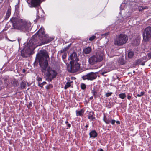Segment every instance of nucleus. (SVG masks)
<instances>
[{"instance_id":"38","label":"nucleus","mask_w":151,"mask_h":151,"mask_svg":"<svg viewBox=\"0 0 151 151\" xmlns=\"http://www.w3.org/2000/svg\"><path fill=\"white\" fill-rule=\"evenodd\" d=\"M148 57L151 58V53H148Z\"/></svg>"},{"instance_id":"25","label":"nucleus","mask_w":151,"mask_h":151,"mask_svg":"<svg viewBox=\"0 0 151 151\" xmlns=\"http://www.w3.org/2000/svg\"><path fill=\"white\" fill-rule=\"evenodd\" d=\"M96 37V36L94 35H93L91 37H90L89 38V40L91 41H92L93 40H94Z\"/></svg>"},{"instance_id":"23","label":"nucleus","mask_w":151,"mask_h":151,"mask_svg":"<svg viewBox=\"0 0 151 151\" xmlns=\"http://www.w3.org/2000/svg\"><path fill=\"white\" fill-rule=\"evenodd\" d=\"M134 55V53L130 51L128 53V57L130 58H131Z\"/></svg>"},{"instance_id":"49","label":"nucleus","mask_w":151,"mask_h":151,"mask_svg":"<svg viewBox=\"0 0 151 151\" xmlns=\"http://www.w3.org/2000/svg\"><path fill=\"white\" fill-rule=\"evenodd\" d=\"M37 12H38V9H37Z\"/></svg>"},{"instance_id":"33","label":"nucleus","mask_w":151,"mask_h":151,"mask_svg":"<svg viewBox=\"0 0 151 151\" xmlns=\"http://www.w3.org/2000/svg\"><path fill=\"white\" fill-rule=\"evenodd\" d=\"M13 84H15V85H14L15 86H17V85L16 84H17V82L16 80H14L13 81Z\"/></svg>"},{"instance_id":"35","label":"nucleus","mask_w":151,"mask_h":151,"mask_svg":"<svg viewBox=\"0 0 151 151\" xmlns=\"http://www.w3.org/2000/svg\"><path fill=\"white\" fill-rule=\"evenodd\" d=\"M40 18V17L39 16H37V17L36 19L35 20H34V22H37L38 19H39Z\"/></svg>"},{"instance_id":"19","label":"nucleus","mask_w":151,"mask_h":151,"mask_svg":"<svg viewBox=\"0 0 151 151\" xmlns=\"http://www.w3.org/2000/svg\"><path fill=\"white\" fill-rule=\"evenodd\" d=\"M71 82H67L66 83L64 87L65 89H66L69 87H70L71 86Z\"/></svg>"},{"instance_id":"39","label":"nucleus","mask_w":151,"mask_h":151,"mask_svg":"<svg viewBox=\"0 0 151 151\" xmlns=\"http://www.w3.org/2000/svg\"><path fill=\"white\" fill-rule=\"evenodd\" d=\"M131 96L130 95H128L127 96V98L129 100H130L131 98Z\"/></svg>"},{"instance_id":"1","label":"nucleus","mask_w":151,"mask_h":151,"mask_svg":"<svg viewBox=\"0 0 151 151\" xmlns=\"http://www.w3.org/2000/svg\"><path fill=\"white\" fill-rule=\"evenodd\" d=\"M39 61V64L42 68V73H45L46 77V80L49 82L55 78L57 73L54 70H53L50 67H48L47 59L49 56L47 51L43 50L41 52L40 54L37 55Z\"/></svg>"},{"instance_id":"50","label":"nucleus","mask_w":151,"mask_h":151,"mask_svg":"<svg viewBox=\"0 0 151 151\" xmlns=\"http://www.w3.org/2000/svg\"><path fill=\"white\" fill-rule=\"evenodd\" d=\"M142 65H144V64H143Z\"/></svg>"},{"instance_id":"43","label":"nucleus","mask_w":151,"mask_h":151,"mask_svg":"<svg viewBox=\"0 0 151 151\" xmlns=\"http://www.w3.org/2000/svg\"><path fill=\"white\" fill-rule=\"evenodd\" d=\"M70 126H71V125H70V124H68V127H70Z\"/></svg>"},{"instance_id":"14","label":"nucleus","mask_w":151,"mask_h":151,"mask_svg":"<svg viewBox=\"0 0 151 151\" xmlns=\"http://www.w3.org/2000/svg\"><path fill=\"white\" fill-rule=\"evenodd\" d=\"M90 137L95 138L97 136V134L95 130H92L89 133Z\"/></svg>"},{"instance_id":"13","label":"nucleus","mask_w":151,"mask_h":151,"mask_svg":"<svg viewBox=\"0 0 151 151\" xmlns=\"http://www.w3.org/2000/svg\"><path fill=\"white\" fill-rule=\"evenodd\" d=\"M91 51V49L89 47H88L84 49L83 50V53L86 54H89Z\"/></svg>"},{"instance_id":"8","label":"nucleus","mask_w":151,"mask_h":151,"mask_svg":"<svg viewBox=\"0 0 151 151\" xmlns=\"http://www.w3.org/2000/svg\"><path fill=\"white\" fill-rule=\"evenodd\" d=\"M97 76L96 73L91 72L86 75L83 76L82 77V78L84 80L87 79L88 80L92 81L96 79Z\"/></svg>"},{"instance_id":"31","label":"nucleus","mask_w":151,"mask_h":151,"mask_svg":"<svg viewBox=\"0 0 151 151\" xmlns=\"http://www.w3.org/2000/svg\"><path fill=\"white\" fill-rule=\"evenodd\" d=\"M145 9V8L142 6H139V11H142L143 10Z\"/></svg>"},{"instance_id":"26","label":"nucleus","mask_w":151,"mask_h":151,"mask_svg":"<svg viewBox=\"0 0 151 151\" xmlns=\"http://www.w3.org/2000/svg\"><path fill=\"white\" fill-rule=\"evenodd\" d=\"M91 93L93 94V95L94 96H95L97 93V92L94 89L91 91Z\"/></svg>"},{"instance_id":"3","label":"nucleus","mask_w":151,"mask_h":151,"mask_svg":"<svg viewBox=\"0 0 151 151\" xmlns=\"http://www.w3.org/2000/svg\"><path fill=\"white\" fill-rule=\"evenodd\" d=\"M37 33V34L33 36V39L31 40V42L32 43L33 47L34 48L38 46H40L42 44H44L42 41L44 39L40 38V41L41 42V43H40V44L39 43V42L37 40V39L39 38L40 36H41V35L43 36L44 35V31L43 29L41 27Z\"/></svg>"},{"instance_id":"2","label":"nucleus","mask_w":151,"mask_h":151,"mask_svg":"<svg viewBox=\"0 0 151 151\" xmlns=\"http://www.w3.org/2000/svg\"><path fill=\"white\" fill-rule=\"evenodd\" d=\"M10 21L14 29L24 32L29 31L30 30L31 23L29 21L14 17H12Z\"/></svg>"},{"instance_id":"16","label":"nucleus","mask_w":151,"mask_h":151,"mask_svg":"<svg viewBox=\"0 0 151 151\" xmlns=\"http://www.w3.org/2000/svg\"><path fill=\"white\" fill-rule=\"evenodd\" d=\"M29 54V53L27 52L25 49H23L21 51V55L23 57H27Z\"/></svg>"},{"instance_id":"37","label":"nucleus","mask_w":151,"mask_h":151,"mask_svg":"<svg viewBox=\"0 0 151 151\" xmlns=\"http://www.w3.org/2000/svg\"><path fill=\"white\" fill-rule=\"evenodd\" d=\"M107 73V72L106 71H104V72H103L102 73H101V75H103V76H105V75H104V74H105L106 73Z\"/></svg>"},{"instance_id":"20","label":"nucleus","mask_w":151,"mask_h":151,"mask_svg":"<svg viewBox=\"0 0 151 151\" xmlns=\"http://www.w3.org/2000/svg\"><path fill=\"white\" fill-rule=\"evenodd\" d=\"M119 97L122 99H124L126 97V95L125 93H122L119 94Z\"/></svg>"},{"instance_id":"27","label":"nucleus","mask_w":151,"mask_h":151,"mask_svg":"<svg viewBox=\"0 0 151 151\" xmlns=\"http://www.w3.org/2000/svg\"><path fill=\"white\" fill-rule=\"evenodd\" d=\"M71 45V44H70L67 47H66L65 49L64 50H61V51L62 52H64V51H65L67 49H68L69 47H70Z\"/></svg>"},{"instance_id":"15","label":"nucleus","mask_w":151,"mask_h":151,"mask_svg":"<svg viewBox=\"0 0 151 151\" xmlns=\"http://www.w3.org/2000/svg\"><path fill=\"white\" fill-rule=\"evenodd\" d=\"M84 111L83 109H81L79 111H76V112L77 116H82L84 113Z\"/></svg>"},{"instance_id":"30","label":"nucleus","mask_w":151,"mask_h":151,"mask_svg":"<svg viewBox=\"0 0 151 151\" xmlns=\"http://www.w3.org/2000/svg\"><path fill=\"white\" fill-rule=\"evenodd\" d=\"M144 94L145 92H141L140 94H137V96L138 97H140L143 95Z\"/></svg>"},{"instance_id":"10","label":"nucleus","mask_w":151,"mask_h":151,"mask_svg":"<svg viewBox=\"0 0 151 151\" xmlns=\"http://www.w3.org/2000/svg\"><path fill=\"white\" fill-rule=\"evenodd\" d=\"M103 120L106 124H109L111 122V117L109 115L107 117L106 115H104L103 118Z\"/></svg>"},{"instance_id":"4","label":"nucleus","mask_w":151,"mask_h":151,"mask_svg":"<svg viewBox=\"0 0 151 151\" xmlns=\"http://www.w3.org/2000/svg\"><path fill=\"white\" fill-rule=\"evenodd\" d=\"M104 54L101 52H98L90 57L88 62L91 65H94L96 63L101 61L103 59Z\"/></svg>"},{"instance_id":"22","label":"nucleus","mask_w":151,"mask_h":151,"mask_svg":"<svg viewBox=\"0 0 151 151\" xmlns=\"http://www.w3.org/2000/svg\"><path fill=\"white\" fill-rule=\"evenodd\" d=\"M81 87L82 89L84 90L86 87V85L83 83H81Z\"/></svg>"},{"instance_id":"6","label":"nucleus","mask_w":151,"mask_h":151,"mask_svg":"<svg viewBox=\"0 0 151 151\" xmlns=\"http://www.w3.org/2000/svg\"><path fill=\"white\" fill-rule=\"evenodd\" d=\"M70 67H68L69 71L73 73H74L77 71L80 68V65L76 62L70 63Z\"/></svg>"},{"instance_id":"42","label":"nucleus","mask_w":151,"mask_h":151,"mask_svg":"<svg viewBox=\"0 0 151 151\" xmlns=\"http://www.w3.org/2000/svg\"><path fill=\"white\" fill-rule=\"evenodd\" d=\"M98 151H103V150L102 149H100L98 150Z\"/></svg>"},{"instance_id":"29","label":"nucleus","mask_w":151,"mask_h":151,"mask_svg":"<svg viewBox=\"0 0 151 151\" xmlns=\"http://www.w3.org/2000/svg\"><path fill=\"white\" fill-rule=\"evenodd\" d=\"M112 94V92H111L108 93H106L105 94V96L106 97H109L110 96H111Z\"/></svg>"},{"instance_id":"11","label":"nucleus","mask_w":151,"mask_h":151,"mask_svg":"<svg viewBox=\"0 0 151 151\" xmlns=\"http://www.w3.org/2000/svg\"><path fill=\"white\" fill-rule=\"evenodd\" d=\"M41 0H31V4L33 7H35L40 4Z\"/></svg>"},{"instance_id":"36","label":"nucleus","mask_w":151,"mask_h":151,"mask_svg":"<svg viewBox=\"0 0 151 151\" xmlns=\"http://www.w3.org/2000/svg\"><path fill=\"white\" fill-rule=\"evenodd\" d=\"M66 58V55L65 54L63 55H62V58L63 59H65Z\"/></svg>"},{"instance_id":"28","label":"nucleus","mask_w":151,"mask_h":151,"mask_svg":"<svg viewBox=\"0 0 151 151\" xmlns=\"http://www.w3.org/2000/svg\"><path fill=\"white\" fill-rule=\"evenodd\" d=\"M37 81H38V83H40V82L41 81L42 79L40 77H37Z\"/></svg>"},{"instance_id":"17","label":"nucleus","mask_w":151,"mask_h":151,"mask_svg":"<svg viewBox=\"0 0 151 151\" xmlns=\"http://www.w3.org/2000/svg\"><path fill=\"white\" fill-rule=\"evenodd\" d=\"M11 10L10 9H9L7 11L6 13V17L5 18V19L7 20L9 18L11 15Z\"/></svg>"},{"instance_id":"48","label":"nucleus","mask_w":151,"mask_h":151,"mask_svg":"<svg viewBox=\"0 0 151 151\" xmlns=\"http://www.w3.org/2000/svg\"><path fill=\"white\" fill-rule=\"evenodd\" d=\"M68 123V121H66L65 122V123L67 124Z\"/></svg>"},{"instance_id":"47","label":"nucleus","mask_w":151,"mask_h":151,"mask_svg":"<svg viewBox=\"0 0 151 151\" xmlns=\"http://www.w3.org/2000/svg\"><path fill=\"white\" fill-rule=\"evenodd\" d=\"M85 127H88V125H86L85 126Z\"/></svg>"},{"instance_id":"9","label":"nucleus","mask_w":151,"mask_h":151,"mask_svg":"<svg viewBox=\"0 0 151 151\" xmlns=\"http://www.w3.org/2000/svg\"><path fill=\"white\" fill-rule=\"evenodd\" d=\"M69 60H70V63H73L75 62H77L78 60V59L77 58L76 54L73 52L71 54L69 58Z\"/></svg>"},{"instance_id":"34","label":"nucleus","mask_w":151,"mask_h":151,"mask_svg":"<svg viewBox=\"0 0 151 151\" xmlns=\"http://www.w3.org/2000/svg\"><path fill=\"white\" fill-rule=\"evenodd\" d=\"M121 62H120V64L122 65H123L124 64V60L121 59Z\"/></svg>"},{"instance_id":"46","label":"nucleus","mask_w":151,"mask_h":151,"mask_svg":"<svg viewBox=\"0 0 151 151\" xmlns=\"http://www.w3.org/2000/svg\"><path fill=\"white\" fill-rule=\"evenodd\" d=\"M46 88L47 89H48V86H46Z\"/></svg>"},{"instance_id":"21","label":"nucleus","mask_w":151,"mask_h":151,"mask_svg":"<svg viewBox=\"0 0 151 151\" xmlns=\"http://www.w3.org/2000/svg\"><path fill=\"white\" fill-rule=\"evenodd\" d=\"M139 44V41L138 40H135L133 42V44L137 46Z\"/></svg>"},{"instance_id":"41","label":"nucleus","mask_w":151,"mask_h":151,"mask_svg":"<svg viewBox=\"0 0 151 151\" xmlns=\"http://www.w3.org/2000/svg\"><path fill=\"white\" fill-rule=\"evenodd\" d=\"M116 122L117 124H119L120 123V122L118 121H116Z\"/></svg>"},{"instance_id":"24","label":"nucleus","mask_w":151,"mask_h":151,"mask_svg":"<svg viewBox=\"0 0 151 151\" xmlns=\"http://www.w3.org/2000/svg\"><path fill=\"white\" fill-rule=\"evenodd\" d=\"M46 84V82L44 81L41 83H38L39 86L42 88L43 86Z\"/></svg>"},{"instance_id":"18","label":"nucleus","mask_w":151,"mask_h":151,"mask_svg":"<svg viewBox=\"0 0 151 151\" xmlns=\"http://www.w3.org/2000/svg\"><path fill=\"white\" fill-rule=\"evenodd\" d=\"M21 89H23L26 86V82L24 81H22L20 84Z\"/></svg>"},{"instance_id":"44","label":"nucleus","mask_w":151,"mask_h":151,"mask_svg":"<svg viewBox=\"0 0 151 151\" xmlns=\"http://www.w3.org/2000/svg\"><path fill=\"white\" fill-rule=\"evenodd\" d=\"M53 39V38H51L50 39V40H49V41H51Z\"/></svg>"},{"instance_id":"12","label":"nucleus","mask_w":151,"mask_h":151,"mask_svg":"<svg viewBox=\"0 0 151 151\" xmlns=\"http://www.w3.org/2000/svg\"><path fill=\"white\" fill-rule=\"evenodd\" d=\"M88 119H90L91 121L95 119V114L93 112L91 111L89 113L88 115Z\"/></svg>"},{"instance_id":"7","label":"nucleus","mask_w":151,"mask_h":151,"mask_svg":"<svg viewBox=\"0 0 151 151\" xmlns=\"http://www.w3.org/2000/svg\"><path fill=\"white\" fill-rule=\"evenodd\" d=\"M151 37V27H148L145 30L143 34V40L145 41L149 40Z\"/></svg>"},{"instance_id":"45","label":"nucleus","mask_w":151,"mask_h":151,"mask_svg":"<svg viewBox=\"0 0 151 151\" xmlns=\"http://www.w3.org/2000/svg\"><path fill=\"white\" fill-rule=\"evenodd\" d=\"M93 99V97L92 96L90 98V99Z\"/></svg>"},{"instance_id":"32","label":"nucleus","mask_w":151,"mask_h":151,"mask_svg":"<svg viewBox=\"0 0 151 151\" xmlns=\"http://www.w3.org/2000/svg\"><path fill=\"white\" fill-rule=\"evenodd\" d=\"M115 122H116V121L115 120H114V119L111 120V122L110 123H111L112 124L114 125V124L115 123Z\"/></svg>"},{"instance_id":"40","label":"nucleus","mask_w":151,"mask_h":151,"mask_svg":"<svg viewBox=\"0 0 151 151\" xmlns=\"http://www.w3.org/2000/svg\"><path fill=\"white\" fill-rule=\"evenodd\" d=\"M108 34L109 33H108L104 34L103 35H102L106 36V35H108Z\"/></svg>"},{"instance_id":"51","label":"nucleus","mask_w":151,"mask_h":151,"mask_svg":"<svg viewBox=\"0 0 151 151\" xmlns=\"http://www.w3.org/2000/svg\"><path fill=\"white\" fill-rule=\"evenodd\" d=\"M150 66V65H149V66Z\"/></svg>"},{"instance_id":"5","label":"nucleus","mask_w":151,"mask_h":151,"mask_svg":"<svg viewBox=\"0 0 151 151\" xmlns=\"http://www.w3.org/2000/svg\"><path fill=\"white\" fill-rule=\"evenodd\" d=\"M128 40L127 35L120 34L117 36L115 40L114 44L117 46H121L126 43Z\"/></svg>"}]
</instances>
